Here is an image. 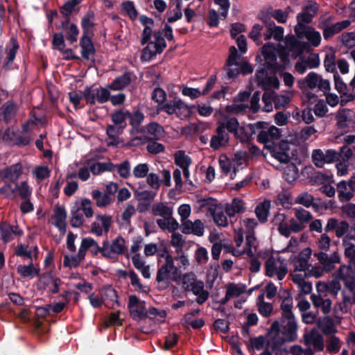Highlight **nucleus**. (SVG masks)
<instances>
[{
	"label": "nucleus",
	"instance_id": "nucleus-1",
	"mask_svg": "<svg viewBox=\"0 0 355 355\" xmlns=\"http://www.w3.org/2000/svg\"><path fill=\"white\" fill-rule=\"evenodd\" d=\"M165 38L168 40L173 39L172 28L168 25L165 26L162 33H154L151 40L141 52V61L149 62L157 54H160L166 46Z\"/></svg>",
	"mask_w": 355,
	"mask_h": 355
},
{
	"label": "nucleus",
	"instance_id": "nucleus-2",
	"mask_svg": "<svg viewBox=\"0 0 355 355\" xmlns=\"http://www.w3.org/2000/svg\"><path fill=\"white\" fill-rule=\"evenodd\" d=\"M164 262L157 272L156 280L159 284L168 286L174 282H178V268L175 266L173 257L166 249L159 254Z\"/></svg>",
	"mask_w": 355,
	"mask_h": 355
},
{
	"label": "nucleus",
	"instance_id": "nucleus-3",
	"mask_svg": "<svg viewBox=\"0 0 355 355\" xmlns=\"http://www.w3.org/2000/svg\"><path fill=\"white\" fill-rule=\"evenodd\" d=\"M266 275L282 281L288 272L287 263L281 257H270L265 262Z\"/></svg>",
	"mask_w": 355,
	"mask_h": 355
},
{
	"label": "nucleus",
	"instance_id": "nucleus-4",
	"mask_svg": "<svg viewBox=\"0 0 355 355\" xmlns=\"http://www.w3.org/2000/svg\"><path fill=\"white\" fill-rule=\"evenodd\" d=\"M302 89H313L318 88L324 94L330 90V83L327 79L322 78L321 76L315 72H310L304 79L298 82Z\"/></svg>",
	"mask_w": 355,
	"mask_h": 355
},
{
	"label": "nucleus",
	"instance_id": "nucleus-5",
	"mask_svg": "<svg viewBox=\"0 0 355 355\" xmlns=\"http://www.w3.org/2000/svg\"><path fill=\"white\" fill-rule=\"evenodd\" d=\"M83 96L89 104L94 105L96 102L103 104L108 101L110 90L108 87L92 86L85 89Z\"/></svg>",
	"mask_w": 355,
	"mask_h": 355
},
{
	"label": "nucleus",
	"instance_id": "nucleus-6",
	"mask_svg": "<svg viewBox=\"0 0 355 355\" xmlns=\"http://www.w3.org/2000/svg\"><path fill=\"white\" fill-rule=\"evenodd\" d=\"M125 250V242L123 237L117 236L112 243L108 241L103 242L102 255L110 259H115L123 254Z\"/></svg>",
	"mask_w": 355,
	"mask_h": 355
},
{
	"label": "nucleus",
	"instance_id": "nucleus-7",
	"mask_svg": "<svg viewBox=\"0 0 355 355\" xmlns=\"http://www.w3.org/2000/svg\"><path fill=\"white\" fill-rule=\"evenodd\" d=\"M311 157L314 164L319 168H322L327 164H331L338 160L337 152L331 149L324 151L320 149L314 150Z\"/></svg>",
	"mask_w": 355,
	"mask_h": 355
},
{
	"label": "nucleus",
	"instance_id": "nucleus-8",
	"mask_svg": "<svg viewBox=\"0 0 355 355\" xmlns=\"http://www.w3.org/2000/svg\"><path fill=\"white\" fill-rule=\"evenodd\" d=\"M320 65L318 54L310 53L309 55L300 57L299 60L295 64V69L300 74H303L306 69L317 68Z\"/></svg>",
	"mask_w": 355,
	"mask_h": 355
},
{
	"label": "nucleus",
	"instance_id": "nucleus-9",
	"mask_svg": "<svg viewBox=\"0 0 355 355\" xmlns=\"http://www.w3.org/2000/svg\"><path fill=\"white\" fill-rule=\"evenodd\" d=\"M261 21L266 24V32L264 34L265 40L273 38L276 41H281L284 38V28L281 26H276L273 21L270 20L268 15H261Z\"/></svg>",
	"mask_w": 355,
	"mask_h": 355
},
{
	"label": "nucleus",
	"instance_id": "nucleus-10",
	"mask_svg": "<svg viewBox=\"0 0 355 355\" xmlns=\"http://www.w3.org/2000/svg\"><path fill=\"white\" fill-rule=\"evenodd\" d=\"M161 176L162 179L155 173H148L146 176V182L152 189L158 190L160 188L161 183H163L167 187L171 185L170 171L164 169L161 173Z\"/></svg>",
	"mask_w": 355,
	"mask_h": 355
},
{
	"label": "nucleus",
	"instance_id": "nucleus-11",
	"mask_svg": "<svg viewBox=\"0 0 355 355\" xmlns=\"http://www.w3.org/2000/svg\"><path fill=\"white\" fill-rule=\"evenodd\" d=\"M60 284V279L54 277L51 272L43 273L40 276L38 282V286L40 289H48L53 294L58 293Z\"/></svg>",
	"mask_w": 355,
	"mask_h": 355
},
{
	"label": "nucleus",
	"instance_id": "nucleus-12",
	"mask_svg": "<svg viewBox=\"0 0 355 355\" xmlns=\"http://www.w3.org/2000/svg\"><path fill=\"white\" fill-rule=\"evenodd\" d=\"M314 257L317 258L319 263L327 272L333 270L336 267V264L339 263L340 261V258L337 252H334L331 255L324 252H320L315 253Z\"/></svg>",
	"mask_w": 355,
	"mask_h": 355
},
{
	"label": "nucleus",
	"instance_id": "nucleus-13",
	"mask_svg": "<svg viewBox=\"0 0 355 355\" xmlns=\"http://www.w3.org/2000/svg\"><path fill=\"white\" fill-rule=\"evenodd\" d=\"M304 342L309 347L312 346L315 351L321 352L324 349V340L322 335L315 328L311 329L303 336Z\"/></svg>",
	"mask_w": 355,
	"mask_h": 355
},
{
	"label": "nucleus",
	"instance_id": "nucleus-14",
	"mask_svg": "<svg viewBox=\"0 0 355 355\" xmlns=\"http://www.w3.org/2000/svg\"><path fill=\"white\" fill-rule=\"evenodd\" d=\"M229 135L225 132L224 122H218L216 134L214 135L210 141V146L214 150L225 147L229 142Z\"/></svg>",
	"mask_w": 355,
	"mask_h": 355
},
{
	"label": "nucleus",
	"instance_id": "nucleus-15",
	"mask_svg": "<svg viewBox=\"0 0 355 355\" xmlns=\"http://www.w3.org/2000/svg\"><path fill=\"white\" fill-rule=\"evenodd\" d=\"M312 250L310 248H304L297 256L293 258V270L296 271H307L311 266L309 264Z\"/></svg>",
	"mask_w": 355,
	"mask_h": 355
},
{
	"label": "nucleus",
	"instance_id": "nucleus-16",
	"mask_svg": "<svg viewBox=\"0 0 355 355\" xmlns=\"http://www.w3.org/2000/svg\"><path fill=\"white\" fill-rule=\"evenodd\" d=\"M282 334L288 340H294L297 338V324L295 316L282 317Z\"/></svg>",
	"mask_w": 355,
	"mask_h": 355
},
{
	"label": "nucleus",
	"instance_id": "nucleus-17",
	"mask_svg": "<svg viewBox=\"0 0 355 355\" xmlns=\"http://www.w3.org/2000/svg\"><path fill=\"white\" fill-rule=\"evenodd\" d=\"M296 37L299 39L306 38L309 43L314 47L318 46L321 42L320 33L312 26L304 28L301 30L294 31Z\"/></svg>",
	"mask_w": 355,
	"mask_h": 355
},
{
	"label": "nucleus",
	"instance_id": "nucleus-18",
	"mask_svg": "<svg viewBox=\"0 0 355 355\" xmlns=\"http://www.w3.org/2000/svg\"><path fill=\"white\" fill-rule=\"evenodd\" d=\"M67 214L64 207L56 206L53 211V214L51 216L52 224L56 227L61 234H64L66 233V220Z\"/></svg>",
	"mask_w": 355,
	"mask_h": 355
},
{
	"label": "nucleus",
	"instance_id": "nucleus-19",
	"mask_svg": "<svg viewBox=\"0 0 355 355\" xmlns=\"http://www.w3.org/2000/svg\"><path fill=\"white\" fill-rule=\"evenodd\" d=\"M156 222L161 229L173 233L171 243L173 246H178V234L175 232V230H178L176 220L171 216L166 218L157 219Z\"/></svg>",
	"mask_w": 355,
	"mask_h": 355
},
{
	"label": "nucleus",
	"instance_id": "nucleus-20",
	"mask_svg": "<svg viewBox=\"0 0 355 355\" xmlns=\"http://www.w3.org/2000/svg\"><path fill=\"white\" fill-rule=\"evenodd\" d=\"M311 301L313 306L321 310L324 315H327L331 312L332 302L325 295H322L320 293H313L311 295Z\"/></svg>",
	"mask_w": 355,
	"mask_h": 355
},
{
	"label": "nucleus",
	"instance_id": "nucleus-21",
	"mask_svg": "<svg viewBox=\"0 0 355 355\" xmlns=\"http://www.w3.org/2000/svg\"><path fill=\"white\" fill-rule=\"evenodd\" d=\"M3 140L6 142L13 141L17 146H26L31 141V136L30 134L21 135L13 128H8L3 133Z\"/></svg>",
	"mask_w": 355,
	"mask_h": 355
},
{
	"label": "nucleus",
	"instance_id": "nucleus-22",
	"mask_svg": "<svg viewBox=\"0 0 355 355\" xmlns=\"http://www.w3.org/2000/svg\"><path fill=\"white\" fill-rule=\"evenodd\" d=\"M300 39L294 35H288L285 37V47L293 53L295 57L301 55L305 50L307 44L304 42H301Z\"/></svg>",
	"mask_w": 355,
	"mask_h": 355
},
{
	"label": "nucleus",
	"instance_id": "nucleus-23",
	"mask_svg": "<svg viewBox=\"0 0 355 355\" xmlns=\"http://www.w3.org/2000/svg\"><path fill=\"white\" fill-rule=\"evenodd\" d=\"M21 234L22 231L17 225H10L7 223L0 224V238L4 243L10 242Z\"/></svg>",
	"mask_w": 355,
	"mask_h": 355
},
{
	"label": "nucleus",
	"instance_id": "nucleus-24",
	"mask_svg": "<svg viewBox=\"0 0 355 355\" xmlns=\"http://www.w3.org/2000/svg\"><path fill=\"white\" fill-rule=\"evenodd\" d=\"M128 308L133 318H141L146 315L145 302L139 300L136 295L129 297Z\"/></svg>",
	"mask_w": 355,
	"mask_h": 355
},
{
	"label": "nucleus",
	"instance_id": "nucleus-25",
	"mask_svg": "<svg viewBox=\"0 0 355 355\" xmlns=\"http://www.w3.org/2000/svg\"><path fill=\"white\" fill-rule=\"evenodd\" d=\"M135 78V75L131 72H125L123 74L116 77L108 85L109 89L112 91H120L130 85Z\"/></svg>",
	"mask_w": 355,
	"mask_h": 355
},
{
	"label": "nucleus",
	"instance_id": "nucleus-26",
	"mask_svg": "<svg viewBox=\"0 0 355 355\" xmlns=\"http://www.w3.org/2000/svg\"><path fill=\"white\" fill-rule=\"evenodd\" d=\"M262 53L264 56L265 64L269 68H277V50L275 46L271 43L264 44L262 48Z\"/></svg>",
	"mask_w": 355,
	"mask_h": 355
},
{
	"label": "nucleus",
	"instance_id": "nucleus-27",
	"mask_svg": "<svg viewBox=\"0 0 355 355\" xmlns=\"http://www.w3.org/2000/svg\"><path fill=\"white\" fill-rule=\"evenodd\" d=\"M338 278L343 280L345 286L352 291L355 286V277L352 268L349 266H341L337 272Z\"/></svg>",
	"mask_w": 355,
	"mask_h": 355
},
{
	"label": "nucleus",
	"instance_id": "nucleus-28",
	"mask_svg": "<svg viewBox=\"0 0 355 355\" xmlns=\"http://www.w3.org/2000/svg\"><path fill=\"white\" fill-rule=\"evenodd\" d=\"M181 231L184 234H194L197 236H202L204 231V225L200 220L191 222L189 220L182 222Z\"/></svg>",
	"mask_w": 355,
	"mask_h": 355
},
{
	"label": "nucleus",
	"instance_id": "nucleus-29",
	"mask_svg": "<svg viewBox=\"0 0 355 355\" xmlns=\"http://www.w3.org/2000/svg\"><path fill=\"white\" fill-rule=\"evenodd\" d=\"M67 40L70 44L76 42L78 40L79 30L75 24L71 23L68 19L62 21L60 25Z\"/></svg>",
	"mask_w": 355,
	"mask_h": 355
},
{
	"label": "nucleus",
	"instance_id": "nucleus-30",
	"mask_svg": "<svg viewBox=\"0 0 355 355\" xmlns=\"http://www.w3.org/2000/svg\"><path fill=\"white\" fill-rule=\"evenodd\" d=\"M85 254L81 246L78 249L77 254L64 255L63 257V266L70 269L78 267L80 263L85 259Z\"/></svg>",
	"mask_w": 355,
	"mask_h": 355
},
{
	"label": "nucleus",
	"instance_id": "nucleus-31",
	"mask_svg": "<svg viewBox=\"0 0 355 355\" xmlns=\"http://www.w3.org/2000/svg\"><path fill=\"white\" fill-rule=\"evenodd\" d=\"M225 128L230 132H233L236 137L239 138L241 141L245 142L248 140L246 135L243 134V128L239 127V122L236 118H230L227 122H224Z\"/></svg>",
	"mask_w": 355,
	"mask_h": 355
},
{
	"label": "nucleus",
	"instance_id": "nucleus-32",
	"mask_svg": "<svg viewBox=\"0 0 355 355\" xmlns=\"http://www.w3.org/2000/svg\"><path fill=\"white\" fill-rule=\"evenodd\" d=\"M140 21L144 26L141 44L142 45L148 44L153 37L151 27L154 24V21L150 17L142 15L140 17Z\"/></svg>",
	"mask_w": 355,
	"mask_h": 355
},
{
	"label": "nucleus",
	"instance_id": "nucleus-33",
	"mask_svg": "<svg viewBox=\"0 0 355 355\" xmlns=\"http://www.w3.org/2000/svg\"><path fill=\"white\" fill-rule=\"evenodd\" d=\"M80 45L81 47V55L86 60L90 59L95 53V49L91 38L85 33L81 37Z\"/></svg>",
	"mask_w": 355,
	"mask_h": 355
},
{
	"label": "nucleus",
	"instance_id": "nucleus-34",
	"mask_svg": "<svg viewBox=\"0 0 355 355\" xmlns=\"http://www.w3.org/2000/svg\"><path fill=\"white\" fill-rule=\"evenodd\" d=\"M134 267L138 270L146 279L150 278V266L146 265V261L139 253L134 254L131 258Z\"/></svg>",
	"mask_w": 355,
	"mask_h": 355
},
{
	"label": "nucleus",
	"instance_id": "nucleus-35",
	"mask_svg": "<svg viewBox=\"0 0 355 355\" xmlns=\"http://www.w3.org/2000/svg\"><path fill=\"white\" fill-rule=\"evenodd\" d=\"M22 173V166L20 163L12 165L3 171L0 175L6 180L12 182H16Z\"/></svg>",
	"mask_w": 355,
	"mask_h": 355
},
{
	"label": "nucleus",
	"instance_id": "nucleus-36",
	"mask_svg": "<svg viewBox=\"0 0 355 355\" xmlns=\"http://www.w3.org/2000/svg\"><path fill=\"white\" fill-rule=\"evenodd\" d=\"M175 86L168 87L169 96L173 98V101L171 103H168L162 107H158L157 112H159L160 110H164L168 114H173L176 113L178 110V96L176 92H175Z\"/></svg>",
	"mask_w": 355,
	"mask_h": 355
},
{
	"label": "nucleus",
	"instance_id": "nucleus-37",
	"mask_svg": "<svg viewBox=\"0 0 355 355\" xmlns=\"http://www.w3.org/2000/svg\"><path fill=\"white\" fill-rule=\"evenodd\" d=\"M144 132L149 140H158L163 136L164 130L157 123L152 122L144 128Z\"/></svg>",
	"mask_w": 355,
	"mask_h": 355
},
{
	"label": "nucleus",
	"instance_id": "nucleus-38",
	"mask_svg": "<svg viewBox=\"0 0 355 355\" xmlns=\"http://www.w3.org/2000/svg\"><path fill=\"white\" fill-rule=\"evenodd\" d=\"M17 271L22 277L30 279L34 278L40 273V269L33 265L32 260L28 265L17 266Z\"/></svg>",
	"mask_w": 355,
	"mask_h": 355
},
{
	"label": "nucleus",
	"instance_id": "nucleus-39",
	"mask_svg": "<svg viewBox=\"0 0 355 355\" xmlns=\"http://www.w3.org/2000/svg\"><path fill=\"white\" fill-rule=\"evenodd\" d=\"M350 24L349 20H345L340 22H338L331 26H327L323 29V35L325 39H328L333 36L334 34L341 31L344 28H347Z\"/></svg>",
	"mask_w": 355,
	"mask_h": 355
},
{
	"label": "nucleus",
	"instance_id": "nucleus-40",
	"mask_svg": "<svg viewBox=\"0 0 355 355\" xmlns=\"http://www.w3.org/2000/svg\"><path fill=\"white\" fill-rule=\"evenodd\" d=\"M191 164V159L185 155L184 152L179 150V167H180L183 172V175L187 182L189 184H191V180H190V173L189 167Z\"/></svg>",
	"mask_w": 355,
	"mask_h": 355
},
{
	"label": "nucleus",
	"instance_id": "nucleus-41",
	"mask_svg": "<svg viewBox=\"0 0 355 355\" xmlns=\"http://www.w3.org/2000/svg\"><path fill=\"white\" fill-rule=\"evenodd\" d=\"M80 246L85 254L87 250H89L93 254H97L98 252L102 254L103 245L99 246L98 243L90 237L83 239Z\"/></svg>",
	"mask_w": 355,
	"mask_h": 355
},
{
	"label": "nucleus",
	"instance_id": "nucleus-42",
	"mask_svg": "<svg viewBox=\"0 0 355 355\" xmlns=\"http://www.w3.org/2000/svg\"><path fill=\"white\" fill-rule=\"evenodd\" d=\"M209 211L213 216L215 223L219 225L225 227L227 225V219L221 208L211 205L209 207Z\"/></svg>",
	"mask_w": 355,
	"mask_h": 355
},
{
	"label": "nucleus",
	"instance_id": "nucleus-43",
	"mask_svg": "<svg viewBox=\"0 0 355 355\" xmlns=\"http://www.w3.org/2000/svg\"><path fill=\"white\" fill-rule=\"evenodd\" d=\"M19 49L17 40L15 37L10 39V46L7 48V55L5 58L4 67L9 69L10 64L12 63L15 58L17 51Z\"/></svg>",
	"mask_w": 355,
	"mask_h": 355
},
{
	"label": "nucleus",
	"instance_id": "nucleus-44",
	"mask_svg": "<svg viewBox=\"0 0 355 355\" xmlns=\"http://www.w3.org/2000/svg\"><path fill=\"white\" fill-rule=\"evenodd\" d=\"M191 291L197 297L196 302L198 304H203L209 298V293L205 289L204 283L202 281L197 283V284L193 287Z\"/></svg>",
	"mask_w": 355,
	"mask_h": 355
},
{
	"label": "nucleus",
	"instance_id": "nucleus-45",
	"mask_svg": "<svg viewBox=\"0 0 355 355\" xmlns=\"http://www.w3.org/2000/svg\"><path fill=\"white\" fill-rule=\"evenodd\" d=\"M318 327L326 335L331 336L336 331L333 320L329 317H324L318 320Z\"/></svg>",
	"mask_w": 355,
	"mask_h": 355
},
{
	"label": "nucleus",
	"instance_id": "nucleus-46",
	"mask_svg": "<svg viewBox=\"0 0 355 355\" xmlns=\"http://www.w3.org/2000/svg\"><path fill=\"white\" fill-rule=\"evenodd\" d=\"M71 215L70 225L74 228L81 227L85 221L84 215L76 203L71 209Z\"/></svg>",
	"mask_w": 355,
	"mask_h": 355
},
{
	"label": "nucleus",
	"instance_id": "nucleus-47",
	"mask_svg": "<svg viewBox=\"0 0 355 355\" xmlns=\"http://www.w3.org/2000/svg\"><path fill=\"white\" fill-rule=\"evenodd\" d=\"M130 115V112L125 109H121L114 112L111 115V119L114 125L124 128L126 126V119Z\"/></svg>",
	"mask_w": 355,
	"mask_h": 355
},
{
	"label": "nucleus",
	"instance_id": "nucleus-48",
	"mask_svg": "<svg viewBox=\"0 0 355 355\" xmlns=\"http://www.w3.org/2000/svg\"><path fill=\"white\" fill-rule=\"evenodd\" d=\"M270 208V201L268 200H264L257 206L255 214L260 222L263 223L267 220Z\"/></svg>",
	"mask_w": 355,
	"mask_h": 355
},
{
	"label": "nucleus",
	"instance_id": "nucleus-49",
	"mask_svg": "<svg viewBox=\"0 0 355 355\" xmlns=\"http://www.w3.org/2000/svg\"><path fill=\"white\" fill-rule=\"evenodd\" d=\"M152 213L154 216H161L162 218H166L173 214L171 207L163 202L155 203L152 206Z\"/></svg>",
	"mask_w": 355,
	"mask_h": 355
},
{
	"label": "nucleus",
	"instance_id": "nucleus-50",
	"mask_svg": "<svg viewBox=\"0 0 355 355\" xmlns=\"http://www.w3.org/2000/svg\"><path fill=\"white\" fill-rule=\"evenodd\" d=\"M266 148L269 150L273 157L282 163H288L290 160L289 153L287 152H282L281 150H277V147L274 144H268L265 146Z\"/></svg>",
	"mask_w": 355,
	"mask_h": 355
},
{
	"label": "nucleus",
	"instance_id": "nucleus-51",
	"mask_svg": "<svg viewBox=\"0 0 355 355\" xmlns=\"http://www.w3.org/2000/svg\"><path fill=\"white\" fill-rule=\"evenodd\" d=\"M219 164L223 170V171L229 174L232 179H234L237 175V171L235 166L233 167V170L231 171L232 168V161H230L226 155H221L219 159Z\"/></svg>",
	"mask_w": 355,
	"mask_h": 355
},
{
	"label": "nucleus",
	"instance_id": "nucleus-52",
	"mask_svg": "<svg viewBox=\"0 0 355 355\" xmlns=\"http://www.w3.org/2000/svg\"><path fill=\"white\" fill-rule=\"evenodd\" d=\"M92 196L95 200L96 206L98 207H106L112 201V198L109 195L103 193L99 190L92 191Z\"/></svg>",
	"mask_w": 355,
	"mask_h": 355
},
{
	"label": "nucleus",
	"instance_id": "nucleus-53",
	"mask_svg": "<svg viewBox=\"0 0 355 355\" xmlns=\"http://www.w3.org/2000/svg\"><path fill=\"white\" fill-rule=\"evenodd\" d=\"M129 278L130 284L134 288L135 291L145 293L149 291V287L140 282L139 276L134 270H130Z\"/></svg>",
	"mask_w": 355,
	"mask_h": 355
},
{
	"label": "nucleus",
	"instance_id": "nucleus-54",
	"mask_svg": "<svg viewBox=\"0 0 355 355\" xmlns=\"http://www.w3.org/2000/svg\"><path fill=\"white\" fill-rule=\"evenodd\" d=\"M243 202L242 200L235 198L230 204H227L225 207V212L229 216H233L236 214L243 211Z\"/></svg>",
	"mask_w": 355,
	"mask_h": 355
},
{
	"label": "nucleus",
	"instance_id": "nucleus-55",
	"mask_svg": "<svg viewBox=\"0 0 355 355\" xmlns=\"http://www.w3.org/2000/svg\"><path fill=\"white\" fill-rule=\"evenodd\" d=\"M15 112V105L13 103L8 101L1 108V119L8 122L14 117Z\"/></svg>",
	"mask_w": 355,
	"mask_h": 355
},
{
	"label": "nucleus",
	"instance_id": "nucleus-56",
	"mask_svg": "<svg viewBox=\"0 0 355 355\" xmlns=\"http://www.w3.org/2000/svg\"><path fill=\"white\" fill-rule=\"evenodd\" d=\"M258 311L264 317L270 315L272 311V305L269 302H264V295L261 294L258 297Z\"/></svg>",
	"mask_w": 355,
	"mask_h": 355
},
{
	"label": "nucleus",
	"instance_id": "nucleus-57",
	"mask_svg": "<svg viewBox=\"0 0 355 355\" xmlns=\"http://www.w3.org/2000/svg\"><path fill=\"white\" fill-rule=\"evenodd\" d=\"M114 171H116L119 176L123 179H128L131 175V166L128 160H125L120 164H115Z\"/></svg>",
	"mask_w": 355,
	"mask_h": 355
},
{
	"label": "nucleus",
	"instance_id": "nucleus-58",
	"mask_svg": "<svg viewBox=\"0 0 355 355\" xmlns=\"http://www.w3.org/2000/svg\"><path fill=\"white\" fill-rule=\"evenodd\" d=\"M285 216L282 214H277L273 218V223L278 227V230L281 234L288 236L289 231L288 229V225L285 222Z\"/></svg>",
	"mask_w": 355,
	"mask_h": 355
},
{
	"label": "nucleus",
	"instance_id": "nucleus-59",
	"mask_svg": "<svg viewBox=\"0 0 355 355\" xmlns=\"http://www.w3.org/2000/svg\"><path fill=\"white\" fill-rule=\"evenodd\" d=\"M76 204L84 214V216L86 218H90L94 216L92 203L89 199L83 198L80 202H76Z\"/></svg>",
	"mask_w": 355,
	"mask_h": 355
},
{
	"label": "nucleus",
	"instance_id": "nucleus-60",
	"mask_svg": "<svg viewBox=\"0 0 355 355\" xmlns=\"http://www.w3.org/2000/svg\"><path fill=\"white\" fill-rule=\"evenodd\" d=\"M337 125L341 128L347 126L349 122L351 121V112L348 110H339L336 115Z\"/></svg>",
	"mask_w": 355,
	"mask_h": 355
},
{
	"label": "nucleus",
	"instance_id": "nucleus-61",
	"mask_svg": "<svg viewBox=\"0 0 355 355\" xmlns=\"http://www.w3.org/2000/svg\"><path fill=\"white\" fill-rule=\"evenodd\" d=\"M200 282L197 280L196 275L193 272L187 273L182 278V287L187 291H191L193 287Z\"/></svg>",
	"mask_w": 355,
	"mask_h": 355
},
{
	"label": "nucleus",
	"instance_id": "nucleus-62",
	"mask_svg": "<svg viewBox=\"0 0 355 355\" xmlns=\"http://www.w3.org/2000/svg\"><path fill=\"white\" fill-rule=\"evenodd\" d=\"M337 187L338 189V198L340 201H349L354 197L353 193L347 189L346 182L342 181L339 182L337 184Z\"/></svg>",
	"mask_w": 355,
	"mask_h": 355
},
{
	"label": "nucleus",
	"instance_id": "nucleus-63",
	"mask_svg": "<svg viewBox=\"0 0 355 355\" xmlns=\"http://www.w3.org/2000/svg\"><path fill=\"white\" fill-rule=\"evenodd\" d=\"M294 211L296 220L302 223L304 225L309 223L313 218L311 212L302 207L295 208Z\"/></svg>",
	"mask_w": 355,
	"mask_h": 355
},
{
	"label": "nucleus",
	"instance_id": "nucleus-64",
	"mask_svg": "<svg viewBox=\"0 0 355 355\" xmlns=\"http://www.w3.org/2000/svg\"><path fill=\"white\" fill-rule=\"evenodd\" d=\"M314 198L313 196L308 193L303 192L298 195L295 199V203L303 205L305 207H310L313 205Z\"/></svg>",
	"mask_w": 355,
	"mask_h": 355
}]
</instances>
